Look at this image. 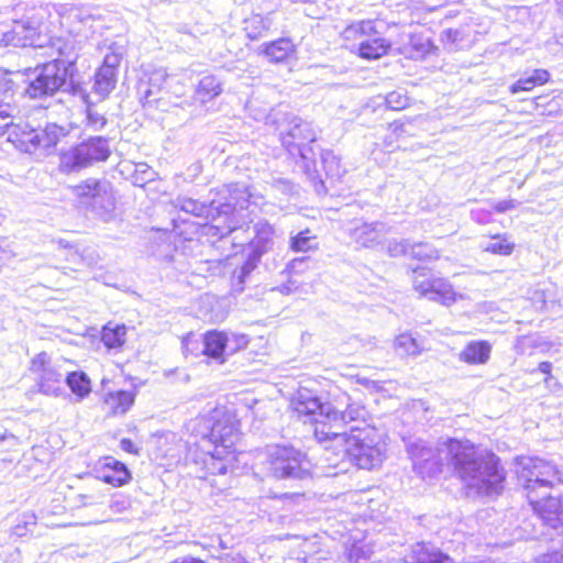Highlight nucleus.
Here are the masks:
<instances>
[{
	"instance_id": "nucleus-1",
	"label": "nucleus",
	"mask_w": 563,
	"mask_h": 563,
	"mask_svg": "<svg viewBox=\"0 0 563 563\" xmlns=\"http://www.w3.org/2000/svg\"><path fill=\"white\" fill-rule=\"evenodd\" d=\"M408 453L415 472L422 478H431L442 471L448 460L464 483L468 496H486L493 488L490 460L468 440L450 439L441 448H431L424 441L408 445Z\"/></svg>"
},
{
	"instance_id": "nucleus-2",
	"label": "nucleus",
	"mask_w": 563,
	"mask_h": 563,
	"mask_svg": "<svg viewBox=\"0 0 563 563\" xmlns=\"http://www.w3.org/2000/svg\"><path fill=\"white\" fill-rule=\"evenodd\" d=\"M225 190L229 194L228 201L218 206L213 201L206 205L191 198L178 200L183 211L210 221L205 225L206 235L224 238L238 231L252 221L250 214L263 200L262 196L252 194L244 184L228 185Z\"/></svg>"
},
{
	"instance_id": "nucleus-3",
	"label": "nucleus",
	"mask_w": 563,
	"mask_h": 563,
	"mask_svg": "<svg viewBox=\"0 0 563 563\" xmlns=\"http://www.w3.org/2000/svg\"><path fill=\"white\" fill-rule=\"evenodd\" d=\"M518 478L527 489V498L540 519L553 529H562L563 533V499L548 494V489L562 482L555 465L537 457L521 456L517 459ZM558 553H563V549Z\"/></svg>"
},
{
	"instance_id": "nucleus-4",
	"label": "nucleus",
	"mask_w": 563,
	"mask_h": 563,
	"mask_svg": "<svg viewBox=\"0 0 563 563\" xmlns=\"http://www.w3.org/2000/svg\"><path fill=\"white\" fill-rule=\"evenodd\" d=\"M194 423L192 432L201 438L200 446L210 456L209 467L213 473L225 474L235 462L236 420L223 408H216Z\"/></svg>"
},
{
	"instance_id": "nucleus-5",
	"label": "nucleus",
	"mask_w": 563,
	"mask_h": 563,
	"mask_svg": "<svg viewBox=\"0 0 563 563\" xmlns=\"http://www.w3.org/2000/svg\"><path fill=\"white\" fill-rule=\"evenodd\" d=\"M325 450H335L338 460L347 457L358 468L374 470L386 459V443L383 435L373 427H350V435L341 445L324 444Z\"/></svg>"
},
{
	"instance_id": "nucleus-6",
	"label": "nucleus",
	"mask_w": 563,
	"mask_h": 563,
	"mask_svg": "<svg viewBox=\"0 0 563 563\" xmlns=\"http://www.w3.org/2000/svg\"><path fill=\"white\" fill-rule=\"evenodd\" d=\"M267 475L276 479H305L310 477V462L292 446L268 445L260 455Z\"/></svg>"
},
{
	"instance_id": "nucleus-7",
	"label": "nucleus",
	"mask_w": 563,
	"mask_h": 563,
	"mask_svg": "<svg viewBox=\"0 0 563 563\" xmlns=\"http://www.w3.org/2000/svg\"><path fill=\"white\" fill-rule=\"evenodd\" d=\"M328 421H320L314 429V437L321 444H336L341 445L345 441V437L350 435L347 426L356 423L358 427H366L368 411L366 408L358 404H349L344 411L333 409L328 413Z\"/></svg>"
},
{
	"instance_id": "nucleus-8",
	"label": "nucleus",
	"mask_w": 563,
	"mask_h": 563,
	"mask_svg": "<svg viewBox=\"0 0 563 563\" xmlns=\"http://www.w3.org/2000/svg\"><path fill=\"white\" fill-rule=\"evenodd\" d=\"M344 42L351 44V51L363 59H378L390 49V42L377 31L373 20H362L347 25L342 32Z\"/></svg>"
},
{
	"instance_id": "nucleus-9",
	"label": "nucleus",
	"mask_w": 563,
	"mask_h": 563,
	"mask_svg": "<svg viewBox=\"0 0 563 563\" xmlns=\"http://www.w3.org/2000/svg\"><path fill=\"white\" fill-rule=\"evenodd\" d=\"M73 75L68 74L63 64L46 63L36 67L31 77L25 93L32 99L53 96L64 87H70Z\"/></svg>"
},
{
	"instance_id": "nucleus-10",
	"label": "nucleus",
	"mask_w": 563,
	"mask_h": 563,
	"mask_svg": "<svg viewBox=\"0 0 563 563\" xmlns=\"http://www.w3.org/2000/svg\"><path fill=\"white\" fill-rule=\"evenodd\" d=\"M110 155L109 142L102 136L91 137L60 155L59 168L73 173L97 162L106 161Z\"/></svg>"
},
{
	"instance_id": "nucleus-11",
	"label": "nucleus",
	"mask_w": 563,
	"mask_h": 563,
	"mask_svg": "<svg viewBox=\"0 0 563 563\" xmlns=\"http://www.w3.org/2000/svg\"><path fill=\"white\" fill-rule=\"evenodd\" d=\"M18 109L10 102L0 99V135H8V141L23 152H33L41 147L40 130L31 128L27 123L13 124Z\"/></svg>"
},
{
	"instance_id": "nucleus-12",
	"label": "nucleus",
	"mask_w": 563,
	"mask_h": 563,
	"mask_svg": "<svg viewBox=\"0 0 563 563\" xmlns=\"http://www.w3.org/2000/svg\"><path fill=\"white\" fill-rule=\"evenodd\" d=\"M29 369L34 375L40 393L55 397L60 395L65 373L46 352H41L32 357Z\"/></svg>"
},
{
	"instance_id": "nucleus-13",
	"label": "nucleus",
	"mask_w": 563,
	"mask_h": 563,
	"mask_svg": "<svg viewBox=\"0 0 563 563\" xmlns=\"http://www.w3.org/2000/svg\"><path fill=\"white\" fill-rule=\"evenodd\" d=\"M71 190L76 197L86 200L101 217H108L114 209L112 186L108 180L88 178L74 186Z\"/></svg>"
},
{
	"instance_id": "nucleus-14",
	"label": "nucleus",
	"mask_w": 563,
	"mask_h": 563,
	"mask_svg": "<svg viewBox=\"0 0 563 563\" xmlns=\"http://www.w3.org/2000/svg\"><path fill=\"white\" fill-rule=\"evenodd\" d=\"M389 231V228L384 222H367L361 219L352 221L346 229L351 241L358 247L364 249H375L380 245Z\"/></svg>"
},
{
	"instance_id": "nucleus-15",
	"label": "nucleus",
	"mask_w": 563,
	"mask_h": 563,
	"mask_svg": "<svg viewBox=\"0 0 563 563\" xmlns=\"http://www.w3.org/2000/svg\"><path fill=\"white\" fill-rule=\"evenodd\" d=\"M314 140L316 134L310 123L296 117L291 118L280 131V141L291 155L299 154L305 157L302 145Z\"/></svg>"
},
{
	"instance_id": "nucleus-16",
	"label": "nucleus",
	"mask_w": 563,
	"mask_h": 563,
	"mask_svg": "<svg viewBox=\"0 0 563 563\" xmlns=\"http://www.w3.org/2000/svg\"><path fill=\"white\" fill-rule=\"evenodd\" d=\"M294 409L299 416L311 417V421L316 423L314 429L320 421H328V413L332 412L330 404L321 402L319 397L307 389L298 391Z\"/></svg>"
},
{
	"instance_id": "nucleus-17",
	"label": "nucleus",
	"mask_w": 563,
	"mask_h": 563,
	"mask_svg": "<svg viewBox=\"0 0 563 563\" xmlns=\"http://www.w3.org/2000/svg\"><path fill=\"white\" fill-rule=\"evenodd\" d=\"M135 400V394L129 390L108 391L103 396V410L111 416H121L129 411Z\"/></svg>"
},
{
	"instance_id": "nucleus-18",
	"label": "nucleus",
	"mask_w": 563,
	"mask_h": 563,
	"mask_svg": "<svg viewBox=\"0 0 563 563\" xmlns=\"http://www.w3.org/2000/svg\"><path fill=\"white\" fill-rule=\"evenodd\" d=\"M71 92L87 104V125L95 131L101 130L106 125L107 119L92 108V104L97 102L96 98L91 99L90 93L80 84H71Z\"/></svg>"
},
{
	"instance_id": "nucleus-19",
	"label": "nucleus",
	"mask_w": 563,
	"mask_h": 563,
	"mask_svg": "<svg viewBox=\"0 0 563 563\" xmlns=\"http://www.w3.org/2000/svg\"><path fill=\"white\" fill-rule=\"evenodd\" d=\"M53 47L58 53V58L51 63L63 64L67 73L73 75L75 70V62L77 59L76 46L73 40L56 38Z\"/></svg>"
},
{
	"instance_id": "nucleus-20",
	"label": "nucleus",
	"mask_w": 563,
	"mask_h": 563,
	"mask_svg": "<svg viewBox=\"0 0 563 563\" xmlns=\"http://www.w3.org/2000/svg\"><path fill=\"white\" fill-rule=\"evenodd\" d=\"M118 74L113 70L99 68L95 75L93 95L96 101L104 100L115 88Z\"/></svg>"
},
{
	"instance_id": "nucleus-21",
	"label": "nucleus",
	"mask_w": 563,
	"mask_h": 563,
	"mask_svg": "<svg viewBox=\"0 0 563 563\" xmlns=\"http://www.w3.org/2000/svg\"><path fill=\"white\" fill-rule=\"evenodd\" d=\"M550 80V73L547 69H533L526 73L523 77L518 79L509 87L510 93L515 95L520 91H530L537 86L547 84Z\"/></svg>"
},
{
	"instance_id": "nucleus-22",
	"label": "nucleus",
	"mask_w": 563,
	"mask_h": 563,
	"mask_svg": "<svg viewBox=\"0 0 563 563\" xmlns=\"http://www.w3.org/2000/svg\"><path fill=\"white\" fill-rule=\"evenodd\" d=\"M203 353L221 363L225 358V333L219 331H209L203 338Z\"/></svg>"
},
{
	"instance_id": "nucleus-23",
	"label": "nucleus",
	"mask_w": 563,
	"mask_h": 563,
	"mask_svg": "<svg viewBox=\"0 0 563 563\" xmlns=\"http://www.w3.org/2000/svg\"><path fill=\"white\" fill-rule=\"evenodd\" d=\"M408 563H453L452 559L448 555L437 551L430 550L426 544L418 543L413 547L411 554L408 558Z\"/></svg>"
},
{
	"instance_id": "nucleus-24",
	"label": "nucleus",
	"mask_w": 563,
	"mask_h": 563,
	"mask_svg": "<svg viewBox=\"0 0 563 563\" xmlns=\"http://www.w3.org/2000/svg\"><path fill=\"white\" fill-rule=\"evenodd\" d=\"M263 52L271 62L280 63L295 52V45L291 40L283 37L264 44Z\"/></svg>"
},
{
	"instance_id": "nucleus-25",
	"label": "nucleus",
	"mask_w": 563,
	"mask_h": 563,
	"mask_svg": "<svg viewBox=\"0 0 563 563\" xmlns=\"http://www.w3.org/2000/svg\"><path fill=\"white\" fill-rule=\"evenodd\" d=\"M273 25L271 14H252L244 20V31L249 38L258 40L263 37Z\"/></svg>"
},
{
	"instance_id": "nucleus-26",
	"label": "nucleus",
	"mask_w": 563,
	"mask_h": 563,
	"mask_svg": "<svg viewBox=\"0 0 563 563\" xmlns=\"http://www.w3.org/2000/svg\"><path fill=\"white\" fill-rule=\"evenodd\" d=\"M457 299V294L454 291L453 286L444 278L432 280L431 289L429 292V300L450 306Z\"/></svg>"
},
{
	"instance_id": "nucleus-27",
	"label": "nucleus",
	"mask_w": 563,
	"mask_h": 563,
	"mask_svg": "<svg viewBox=\"0 0 563 563\" xmlns=\"http://www.w3.org/2000/svg\"><path fill=\"white\" fill-rule=\"evenodd\" d=\"M490 345L488 342H471L460 353V360L468 364H481L488 361Z\"/></svg>"
},
{
	"instance_id": "nucleus-28",
	"label": "nucleus",
	"mask_w": 563,
	"mask_h": 563,
	"mask_svg": "<svg viewBox=\"0 0 563 563\" xmlns=\"http://www.w3.org/2000/svg\"><path fill=\"white\" fill-rule=\"evenodd\" d=\"M222 92V82L213 75L205 76L200 79L196 88V97L202 103H206Z\"/></svg>"
},
{
	"instance_id": "nucleus-29",
	"label": "nucleus",
	"mask_w": 563,
	"mask_h": 563,
	"mask_svg": "<svg viewBox=\"0 0 563 563\" xmlns=\"http://www.w3.org/2000/svg\"><path fill=\"white\" fill-rule=\"evenodd\" d=\"M126 327L109 322L102 328L101 341L109 349L121 347L125 343Z\"/></svg>"
},
{
	"instance_id": "nucleus-30",
	"label": "nucleus",
	"mask_w": 563,
	"mask_h": 563,
	"mask_svg": "<svg viewBox=\"0 0 563 563\" xmlns=\"http://www.w3.org/2000/svg\"><path fill=\"white\" fill-rule=\"evenodd\" d=\"M441 38L450 49H461L471 42V32L468 27L446 29L442 32Z\"/></svg>"
},
{
	"instance_id": "nucleus-31",
	"label": "nucleus",
	"mask_w": 563,
	"mask_h": 563,
	"mask_svg": "<svg viewBox=\"0 0 563 563\" xmlns=\"http://www.w3.org/2000/svg\"><path fill=\"white\" fill-rule=\"evenodd\" d=\"M104 465L109 468V472L103 473L102 475V481L104 483L119 487L128 483L130 479V473L123 463L110 460Z\"/></svg>"
},
{
	"instance_id": "nucleus-32",
	"label": "nucleus",
	"mask_w": 563,
	"mask_h": 563,
	"mask_svg": "<svg viewBox=\"0 0 563 563\" xmlns=\"http://www.w3.org/2000/svg\"><path fill=\"white\" fill-rule=\"evenodd\" d=\"M429 269L418 267L412 272V287L421 297L429 299L432 280H439Z\"/></svg>"
},
{
	"instance_id": "nucleus-33",
	"label": "nucleus",
	"mask_w": 563,
	"mask_h": 563,
	"mask_svg": "<svg viewBox=\"0 0 563 563\" xmlns=\"http://www.w3.org/2000/svg\"><path fill=\"white\" fill-rule=\"evenodd\" d=\"M429 269L418 267L412 272V287L421 297L429 299L432 280H439Z\"/></svg>"
},
{
	"instance_id": "nucleus-34",
	"label": "nucleus",
	"mask_w": 563,
	"mask_h": 563,
	"mask_svg": "<svg viewBox=\"0 0 563 563\" xmlns=\"http://www.w3.org/2000/svg\"><path fill=\"white\" fill-rule=\"evenodd\" d=\"M70 390L78 397L84 399L91 391L89 377L82 372H73L66 375L65 378Z\"/></svg>"
},
{
	"instance_id": "nucleus-35",
	"label": "nucleus",
	"mask_w": 563,
	"mask_h": 563,
	"mask_svg": "<svg viewBox=\"0 0 563 563\" xmlns=\"http://www.w3.org/2000/svg\"><path fill=\"white\" fill-rule=\"evenodd\" d=\"M255 238L252 240L253 251L263 252L267 244L272 241L274 230L273 227L266 221H260L254 225Z\"/></svg>"
},
{
	"instance_id": "nucleus-36",
	"label": "nucleus",
	"mask_w": 563,
	"mask_h": 563,
	"mask_svg": "<svg viewBox=\"0 0 563 563\" xmlns=\"http://www.w3.org/2000/svg\"><path fill=\"white\" fill-rule=\"evenodd\" d=\"M261 255V252L252 251V253L249 254L247 260L244 262V264L239 269L234 271L233 282L235 287L239 288V290L243 289L245 278L256 268Z\"/></svg>"
},
{
	"instance_id": "nucleus-37",
	"label": "nucleus",
	"mask_w": 563,
	"mask_h": 563,
	"mask_svg": "<svg viewBox=\"0 0 563 563\" xmlns=\"http://www.w3.org/2000/svg\"><path fill=\"white\" fill-rule=\"evenodd\" d=\"M321 159L329 178L340 179L344 175L345 169L341 166L340 158L332 151H324Z\"/></svg>"
},
{
	"instance_id": "nucleus-38",
	"label": "nucleus",
	"mask_w": 563,
	"mask_h": 563,
	"mask_svg": "<svg viewBox=\"0 0 563 563\" xmlns=\"http://www.w3.org/2000/svg\"><path fill=\"white\" fill-rule=\"evenodd\" d=\"M66 135L64 128L51 123L45 129L40 130V143L41 147L47 148L57 144V142Z\"/></svg>"
},
{
	"instance_id": "nucleus-39",
	"label": "nucleus",
	"mask_w": 563,
	"mask_h": 563,
	"mask_svg": "<svg viewBox=\"0 0 563 563\" xmlns=\"http://www.w3.org/2000/svg\"><path fill=\"white\" fill-rule=\"evenodd\" d=\"M395 349L401 355H418L421 346L417 340L409 333H402L395 340Z\"/></svg>"
},
{
	"instance_id": "nucleus-40",
	"label": "nucleus",
	"mask_w": 563,
	"mask_h": 563,
	"mask_svg": "<svg viewBox=\"0 0 563 563\" xmlns=\"http://www.w3.org/2000/svg\"><path fill=\"white\" fill-rule=\"evenodd\" d=\"M156 172L146 163L140 162L134 164L132 181L135 186L143 187L146 183L154 180Z\"/></svg>"
},
{
	"instance_id": "nucleus-41",
	"label": "nucleus",
	"mask_w": 563,
	"mask_h": 563,
	"mask_svg": "<svg viewBox=\"0 0 563 563\" xmlns=\"http://www.w3.org/2000/svg\"><path fill=\"white\" fill-rule=\"evenodd\" d=\"M410 257L418 261H435L440 257L439 251L428 243L411 245Z\"/></svg>"
},
{
	"instance_id": "nucleus-42",
	"label": "nucleus",
	"mask_w": 563,
	"mask_h": 563,
	"mask_svg": "<svg viewBox=\"0 0 563 563\" xmlns=\"http://www.w3.org/2000/svg\"><path fill=\"white\" fill-rule=\"evenodd\" d=\"M317 247V238L309 230L299 232L291 240V249L296 252H308Z\"/></svg>"
},
{
	"instance_id": "nucleus-43",
	"label": "nucleus",
	"mask_w": 563,
	"mask_h": 563,
	"mask_svg": "<svg viewBox=\"0 0 563 563\" xmlns=\"http://www.w3.org/2000/svg\"><path fill=\"white\" fill-rule=\"evenodd\" d=\"M167 78V73L165 69L163 68H158V69H155L151 76H150V88H147L144 92H143V100H144V104H150L152 102V99L151 97L154 95V88L156 90H159L162 84L166 80Z\"/></svg>"
},
{
	"instance_id": "nucleus-44",
	"label": "nucleus",
	"mask_w": 563,
	"mask_h": 563,
	"mask_svg": "<svg viewBox=\"0 0 563 563\" xmlns=\"http://www.w3.org/2000/svg\"><path fill=\"white\" fill-rule=\"evenodd\" d=\"M249 339L245 334L225 333V355H232L246 347Z\"/></svg>"
},
{
	"instance_id": "nucleus-45",
	"label": "nucleus",
	"mask_w": 563,
	"mask_h": 563,
	"mask_svg": "<svg viewBox=\"0 0 563 563\" xmlns=\"http://www.w3.org/2000/svg\"><path fill=\"white\" fill-rule=\"evenodd\" d=\"M411 245L412 244H410L409 240L407 239H393L388 241L386 250L388 255L391 257H399L404 255L410 256Z\"/></svg>"
},
{
	"instance_id": "nucleus-46",
	"label": "nucleus",
	"mask_w": 563,
	"mask_h": 563,
	"mask_svg": "<svg viewBox=\"0 0 563 563\" xmlns=\"http://www.w3.org/2000/svg\"><path fill=\"white\" fill-rule=\"evenodd\" d=\"M516 246L515 241L507 234H495V254L510 255Z\"/></svg>"
},
{
	"instance_id": "nucleus-47",
	"label": "nucleus",
	"mask_w": 563,
	"mask_h": 563,
	"mask_svg": "<svg viewBox=\"0 0 563 563\" xmlns=\"http://www.w3.org/2000/svg\"><path fill=\"white\" fill-rule=\"evenodd\" d=\"M386 104L391 110H402L409 106V98L401 91H391L385 98Z\"/></svg>"
},
{
	"instance_id": "nucleus-48",
	"label": "nucleus",
	"mask_w": 563,
	"mask_h": 563,
	"mask_svg": "<svg viewBox=\"0 0 563 563\" xmlns=\"http://www.w3.org/2000/svg\"><path fill=\"white\" fill-rule=\"evenodd\" d=\"M120 63H121V55L115 52H110L104 56L103 63L100 66V68L107 69V70H113L114 74H118V67L120 66Z\"/></svg>"
},
{
	"instance_id": "nucleus-49",
	"label": "nucleus",
	"mask_w": 563,
	"mask_h": 563,
	"mask_svg": "<svg viewBox=\"0 0 563 563\" xmlns=\"http://www.w3.org/2000/svg\"><path fill=\"white\" fill-rule=\"evenodd\" d=\"M531 300L538 310H547L548 301L545 297V291L542 289H536L531 294Z\"/></svg>"
},
{
	"instance_id": "nucleus-50",
	"label": "nucleus",
	"mask_w": 563,
	"mask_h": 563,
	"mask_svg": "<svg viewBox=\"0 0 563 563\" xmlns=\"http://www.w3.org/2000/svg\"><path fill=\"white\" fill-rule=\"evenodd\" d=\"M109 508L113 514H122L129 508V501L123 496H117L110 501Z\"/></svg>"
},
{
	"instance_id": "nucleus-51",
	"label": "nucleus",
	"mask_w": 563,
	"mask_h": 563,
	"mask_svg": "<svg viewBox=\"0 0 563 563\" xmlns=\"http://www.w3.org/2000/svg\"><path fill=\"white\" fill-rule=\"evenodd\" d=\"M534 346V340L531 336H521L518 339L516 344V350L520 354L529 353L531 354V351H528Z\"/></svg>"
},
{
	"instance_id": "nucleus-52",
	"label": "nucleus",
	"mask_w": 563,
	"mask_h": 563,
	"mask_svg": "<svg viewBox=\"0 0 563 563\" xmlns=\"http://www.w3.org/2000/svg\"><path fill=\"white\" fill-rule=\"evenodd\" d=\"M371 551L363 545L354 544L350 550V558L358 561L360 559H369Z\"/></svg>"
},
{
	"instance_id": "nucleus-53",
	"label": "nucleus",
	"mask_w": 563,
	"mask_h": 563,
	"mask_svg": "<svg viewBox=\"0 0 563 563\" xmlns=\"http://www.w3.org/2000/svg\"><path fill=\"white\" fill-rule=\"evenodd\" d=\"M536 563H563V552L543 554L536 560Z\"/></svg>"
},
{
	"instance_id": "nucleus-54",
	"label": "nucleus",
	"mask_w": 563,
	"mask_h": 563,
	"mask_svg": "<svg viewBox=\"0 0 563 563\" xmlns=\"http://www.w3.org/2000/svg\"><path fill=\"white\" fill-rule=\"evenodd\" d=\"M518 202L516 200H503L495 205V211L504 212L516 208Z\"/></svg>"
},
{
	"instance_id": "nucleus-55",
	"label": "nucleus",
	"mask_w": 563,
	"mask_h": 563,
	"mask_svg": "<svg viewBox=\"0 0 563 563\" xmlns=\"http://www.w3.org/2000/svg\"><path fill=\"white\" fill-rule=\"evenodd\" d=\"M120 448L123 451L130 452V453H136V449L134 443L130 439H122L120 441Z\"/></svg>"
},
{
	"instance_id": "nucleus-56",
	"label": "nucleus",
	"mask_w": 563,
	"mask_h": 563,
	"mask_svg": "<svg viewBox=\"0 0 563 563\" xmlns=\"http://www.w3.org/2000/svg\"><path fill=\"white\" fill-rule=\"evenodd\" d=\"M22 523L27 527L29 525L34 526L36 523V517L34 514H24Z\"/></svg>"
},
{
	"instance_id": "nucleus-57",
	"label": "nucleus",
	"mask_w": 563,
	"mask_h": 563,
	"mask_svg": "<svg viewBox=\"0 0 563 563\" xmlns=\"http://www.w3.org/2000/svg\"><path fill=\"white\" fill-rule=\"evenodd\" d=\"M358 383L368 388H378V382L371 380L368 378H358Z\"/></svg>"
},
{
	"instance_id": "nucleus-58",
	"label": "nucleus",
	"mask_w": 563,
	"mask_h": 563,
	"mask_svg": "<svg viewBox=\"0 0 563 563\" xmlns=\"http://www.w3.org/2000/svg\"><path fill=\"white\" fill-rule=\"evenodd\" d=\"M27 530V527H25L23 523H18L13 528V533L18 537H22L25 534V531Z\"/></svg>"
},
{
	"instance_id": "nucleus-59",
	"label": "nucleus",
	"mask_w": 563,
	"mask_h": 563,
	"mask_svg": "<svg viewBox=\"0 0 563 563\" xmlns=\"http://www.w3.org/2000/svg\"><path fill=\"white\" fill-rule=\"evenodd\" d=\"M552 369V364L550 362H541L539 364V371L543 374H550Z\"/></svg>"
},
{
	"instance_id": "nucleus-60",
	"label": "nucleus",
	"mask_w": 563,
	"mask_h": 563,
	"mask_svg": "<svg viewBox=\"0 0 563 563\" xmlns=\"http://www.w3.org/2000/svg\"><path fill=\"white\" fill-rule=\"evenodd\" d=\"M79 497L81 499L82 505H85V506L98 504V500L95 499L92 496L80 495Z\"/></svg>"
},
{
	"instance_id": "nucleus-61",
	"label": "nucleus",
	"mask_w": 563,
	"mask_h": 563,
	"mask_svg": "<svg viewBox=\"0 0 563 563\" xmlns=\"http://www.w3.org/2000/svg\"><path fill=\"white\" fill-rule=\"evenodd\" d=\"M494 474H495V492H496L497 490V482L504 478V475L499 473L498 461H497L496 457H495V471H494Z\"/></svg>"
},
{
	"instance_id": "nucleus-62",
	"label": "nucleus",
	"mask_w": 563,
	"mask_h": 563,
	"mask_svg": "<svg viewBox=\"0 0 563 563\" xmlns=\"http://www.w3.org/2000/svg\"><path fill=\"white\" fill-rule=\"evenodd\" d=\"M223 563H247L242 556L227 558Z\"/></svg>"
},
{
	"instance_id": "nucleus-63",
	"label": "nucleus",
	"mask_w": 563,
	"mask_h": 563,
	"mask_svg": "<svg viewBox=\"0 0 563 563\" xmlns=\"http://www.w3.org/2000/svg\"><path fill=\"white\" fill-rule=\"evenodd\" d=\"M291 558L285 561V563H290ZM298 563H306V550H301L298 554L297 559Z\"/></svg>"
},
{
	"instance_id": "nucleus-64",
	"label": "nucleus",
	"mask_w": 563,
	"mask_h": 563,
	"mask_svg": "<svg viewBox=\"0 0 563 563\" xmlns=\"http://www.w3.org/2000/svg\"><path fill=\"white\" fill-rule=\"evenodd\" d=\"M302 262H303V258H296V260L291 261V263L289 264L290 269H295L297 264H301Z\"/></svg>"
}]
</instances>
